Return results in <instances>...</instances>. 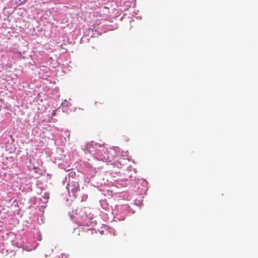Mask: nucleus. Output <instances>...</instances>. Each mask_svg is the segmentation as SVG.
Here are the masks:
<instances>
[{"label": "nucleus", "mask_w": 258, "mask_h": 258, "mask_svg": "<svg viewBox=\"0 0 258 258\" xmlns=\"http://www.w3.org/2000/svg\"><path fill=\"white\" fill-rule=\"evenodd\" d=\"M104 154H102L101 156L98 154V158L100 160H102L103 162H111L114 159L115 155L112 154V152L115 154L114 152L111 149L109 150L107 148H104L102 150Z\"/></svg>", "instance_id": "f257e3e1"}, {"label": "nucleus", "mask_w": 258, "mask_h": 258, "mask_svg": "<svg viewBox=\"0 0 258 258\" xmlns=\"http://www.w3.org/2000/svg\"><path fill=\"white\" fill-rule=\"evenodd\" d=\"M103 103H104L103 102L98 101L95 102V105L96 108H99L100 107V106L101 105L103 104Z\"/></svg>", "instance_id": "f03ea898"}]
</instances>
